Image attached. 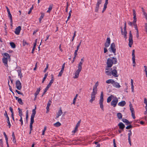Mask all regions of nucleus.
I'll return each instance as SVG.
<instances>
[{"mask_svg": "<svg viewBox=\"0 0 147 147\" xmlns=\"http://www.w3.org/2000/svg\"><path fill=\"white\" fill-rule=\"evenodd\" d=\"M3 55L7 57H3L2 59L3 62L5 66H7L8 59H10V56L7 53H3Z\"/></svg>", "mask_w": 147, "mask_h": 147, "instance_id": "nucleus-1", "label": "nucleus"}, {"mask_svg": "<svg viewBox=\"0 0 147 147\" xmlns=\"http://www.w3.org/2000/svg\"><path fill=\"white\" fill-rule=\"evenodd\" d=\"M103 92H101L100 97V99L99 101V104L100 106V107L102 111H104V106L103 105Z\"/></svg>", "mask_w": 147, "mask_h": 147, "instance_id": "nucleus-2", "label": "nucleus"}, {"mask_svg": "<svg viewBox=\"0 0 147 147\" xmlns=\"http://www.w3.org/2000/svg\"><path fill=\"white\" fill-rule=\"evenodd\" d=\"M115 44L114 43H113L111 45L109 49L110 52H113L114 55H116V49H115Z\"/></svg>", "mask_w": 147, "mask_h": 147, "instance_id": "nucleus-3", "label": "nucleus"}, {"mask_svg": "<svg viewBox=\"0 0 147 147\" xmlns=\"http://www.w3.org/2000/svg\"><path fill=\"white\" fill-rule=\"evenodd\" d=\"M97 93V90H93V91L91 94V99L89 101L90 102L92 103L93 101L95 100L96 94Z\"/></svg>", "mask_w": 147, "mask_h": 147, "instance_id": "nucleus-4", "label": "nucleus"}, {"mask_svg": "<svg viewBox=\"0 0 147 147\" xmlns=\"http://www.w3.org/2000/svg\"><path fill=\"white\" fill-rule=\"evenodd\" d=\"M36 107H35V108L34 109H33L32 111V113L31 114V118H30V124H32L34 123V117L35 115L36 114Z\"/></svg>", "mask_w": 147, "mask_h": 147, "instance_id": "nucleus-5", "label": "nucleus"}, {"mask_svg": "<svg viewBox=\"0 0 147 147\" xmlns=\"http://www.w3.org/2000/svg\"><path fill=\"white\" fill-rule=\"evenodd\" d=\"M129 47H131L132 45H133V36L131 31H130L129 32Z\"/></svg>", "mask_w": 147, "mask_h": 147, "instance_id": "nucleus-6", "label": "nucleus"}, {"mask_svg": "<svg viewBox=\"0 0 147 147\" xmlns=\"http://www.w3.org/2000/svg\"><path fill=\"white\" fill-rule=\"evenodd\" d=\"M118 99L117 97H115L111 102V105L115 107H116L118 102Z\"/></svg>", "mask_w": 147, "mask_h": 147, "instance_id": "nucleus-7", "label": "nucleus"}, {"mask_svg": "<svg viewBox=\"0 0 147 147\" xmlns=\"http://www.w3.org/2000/svg\"><path fill=\"white\" fill-rule=\"evenodd\" d=\"M16 88L19 90H21L22 88V84L19 80H17L16 82Z\"/></svg>", "mask_w": 147, "mask_h": 147, "instance_id": "nucleus-8", "label": "nucleus"}, {"mask_svg": "<svg viewBox=\"0 0 147 147\" xmlns=\"http://www.w3.org/2000/svg\"><path fill=\"white\" fill-rule=\"evenodd\" d=\"M113 63V60L112 59L109 58L107 60V66L108 67H111Z\"/></svg>", "mask_w": 147, "mask_h": 147, "instance_id": "nucleus-9", "label": "nucleus"}, {"mask_svg": "<svg viewBox=\"0 0 147 147\" xmlns=\"http://www.w3.org/2000/svg\"><path fill=\"white\" fill-rule=\"evenodd\" d=\"M129 133L128 134V142L130 146L131 145V136L132 135V132L131 130H129L128 131Z\"/></svg>", "mask_w": 147, "mask_h": 147, "instance_id": "nucleus-10", "label": "nucleus"}, {"mask_svg": "<svg viewBox=\"0 0 147 147\" xmlns=\"http://www.w3.org/2000/svg\"><path fill=\"white\" fill-rule=\"evenodd\" d=\"M111 40L110 38L108 37L106 40V42L105 43V46L106 47H108L110 44Z\"/></svg>", "mask_w": 147, "mask_h": 147, "instance_id": "nucleus-11", "label": "nucleus"}, {"mask_svg": "<svg viewBox=\"0 0 147 147\" xmlns=\"http://www.w3.org/2000/svg\"><path fill=\"white\" fill-rule=\"evenodd\" d=\"M132 60H133V63L134 64L133 65V66H134V64H136V61H135V50L133 49L132 50Z\"/></svg>", "mask_w": 147, "mask_h": 147, "instance_id": "nucleus-12", "label": "nucleus"}, {"mask_svg": "<svg viewBox=\"0 0 147 147\" xmlns=\"http://www.w3.org/2000/svg\"><path fill=\"white\" fill-rule=\"evenodd\" d=\"M81 120H80L77 123L75 127V129L74 130H73L72 131V132H73L74 133H76L78 130V127L80 125V123L81 122Z\"/></svg>", "mask_w": 147, "mask_h": 147, "instance_id": "nucleus-13", "label": "nucleus"}, {"mask_svg": "<svg viewBox=\"0 0 147 147\" xmlns=\"http://www.w3.org/2000/svg\"><path fill=\"white\" fill-rule=\"evenodd\" d=\"M133 15L134 16V20L133 21V23H136L137 21V18L136 17V11L134 9H133Z\"/></svg>", "mask_w": 147, "mask_h": 147, "instance_id": "nucleus-14", "label": "nucleus"}, {"mask_svg": "<svg viewBox=\"0 0 147 147\" xmlns=\"http://www.w3.org/2000/svg\"><path fill=\"white\" fill-rule=\"evenodd\" d=\"M21 28L20 26H18L15 29V33L17 35H18L19 34L20 30H21Z\"/></svg>", "mask_w": 147, "mask_h": 147, "instance_id": "nucleus-15", "label": "nucleus"}, {"mask_svg": "<svg viewBox=\"0 0 147 147\" xmlns=\"http://www.w3.org/2000/svg\"><path fill=\"white\" fill-rule=\"evenodd\" d=\"M8 13V16L10 20V23H11V26H12L13 24V21L12 19V15L10 13V11H9L7 12Z\"/></svg>", "mask_w": 147, "mask_h": 147, "instance_id": "nucleus-16", "label": "nucleus"}, {"mask_svg": "<svg viewBox=\"0 0 147 147\" xmlns=\"http://www.w3.org/2000/svg\"><path fill=\"white\" fill-rule=\"evenodd\" d=\"M118 125L119 126V128L122 130H123L125 127V125L122 122H120Z\"/></svg>", "mask_w": 147, "mask_h": 147, "instance_id": "nucleus-17", "label": "nucleus"}, {"mask_svg": "<svg viewBox=\"0 0 147 147\" xmlns=\"http://www.w3.org/2000/svg\"><path fill=\"white\" fill-rule=\"evenodd\" d=\"M63 113V112L61 110V108L60 107L59 110V111L57 114V116L56 119L58 118L59 116H61V114Z\"/></svg>", "mask_w": 147, "mask_h": 147, "instance_id": "nucleus-18", "label": "nucleus"}, {"mask_svg": "<svg viewBox=\"0 0 147 147\" xmlns=\"http://www.w3.org/2000/svg\"><path fill=\"white\" fill-rule=\"evenodd\" d=\"M16 69H18L17 70V71L18 73V76L20 77V78H21L22 77V73H21V70L20 67H16Z\"/></svg>", "mask_w": 147, "mask_h": 147, "instance_id": "nucleus-19", "label": "nucleus"}, {"mask_svg": "<svg viewBox=\"0 0 147 147\" xmlns=\"http://www.w3.org/2000/svg\"><path fill=\"white\" fill-rule=\"evenodd\" d=\"M112 74L115 77H118L117 75V71L116 70L113 69L111 71Z\"/></svg>", "mask_w": 147, "mask_h": 147, "instance_id": "nucleus-20", "label": "nucleus"}, {"mask_svg": "<svg viewBox=\"0 0 147 147\" xmlns=\"http://www.w3.org/2000/svg\"><path fill=\"white\" fill-rule=\"evenodd\" d=\"M113 86L117 88H119L121 86L119 85V84L117 82H115L113 84Z\"/></svg>", "mask_w": 147, "mask_h": 147, "instance_id": "nucleus-21", "label": "nucleus"}, {"mask_svg": "<svg viewBox=\"0 0 147 147\" xmlns=\"http://www.w3.org/2000/svg\"><path fill=\"white\" fill-rule=\"evenodd\" d=\"M82 62H80L78 65V69L77 70V71H81L82 69Z\"/></svg>", "mask_w": 147, "mask_h": 147, "instance_id": "nucleus-22", "label": "nucleus"}, {"mask_svg": "<svg viewBox=\"0 0 147 147\" xmlns=\"http://www.w3.org/2000/svg\"><path fill=\"white\" fill-rule=\"evenodd\" d=\"M125 104L126 102L125 101H123L119 102L118 103V105L120 106L123 107L125 105Z\"/></svg>", "mask_w": 147, "mask_h": 147, "instance_id": "nucleus-23", "label": "nucleus"}, {"mask_svg": "<svg viewBox=\"0 0 147 147\" xmlns=\"http://www.w3.org/2000/svg\"><path fill=\"white\" fill-rule=\"evenodd\" d=\"M115 82V81L112 79H110L107 80L106 81V83L107 84H112Z\"/></svg>", "mask_w": 147, "mask_h": 147, "instance_id": "nucleus-24", "label": "nucleus"}, {"mask_svg": "<svg viewBox=\"0 0 147 147\" xmlns=\"http://www.w3.org/2000/svg\"><path fill=\"white\" fill-rule=\"evenodd\" d=\"M80 71L76 70L75 72V76L74 77V78H78L79 74Z\"/></svg>", "mask_w": 147, "mask_h": 147, "instance_id": "nucleus-25", "label": "nucleus"}, {"mask_svg": "<svg viewBox=\"0 0 147 147\" xmlns=\"http://www.w3.org/2000/svg\"><path fill=\"white\" fill-rule=\"evenodd\" d=\"M114 97L113 95H111L109 96L107 98V102L108 103H109L111 100Z\"/></svg>", "mask_w": 147, "mask_h": 147, "instance_id": "nucleus-26", "label": "nucleus"}, {"mask_svg": "<svg viewBox=\"0 0 147 147\" xmlns=\"http://www.w3.org/2000/svg\"><path fill=\"white\" fill-rule=\"evenodd\" d=\"M129 106L130 107V110L131 111V113L135 112L134 110L133 107L132 105L130 103L129 105Z\"/></svg>", "mask_w": 147, "mask_h": 147, "instance_id": "nucleus-27", "label": "nucleus"}, {"mask_svg": "<svg viewBox=\"0 0 147 147\" xmlns=\"http://www.w3.org/2000/svg\"><path fill=\"white\" fill-rule=\"evenodd\" d=\"M112 59L113 60V64H115L117 63V59L116 58L113 57L112 58Z\"/></svg>", "mask_w": 147, "mask_h": 147, "instance_id": "nucleus-28", "label": "nucleus"}, {"mask_svg": "<svg viewBox=\"0 0 147 147\" xmlns=\"http://www.w3.org/2000/svg\"><path fill=\"white\" fill-rule=\"evenodd\" d=\"M117 116L118 119H121L122 118V115L121 113H118L117 114Z\"/></svg>", "mask_w": 147, "mask_h": 147, "instance_id": "nucleus-29", "label": "nucleus"}, {"mask_svg": "<svg viewBox=\"0 0 147 147\" xmlns=\"http://www.w3.org/2000/svg\"><path fill=\"white\" fill-rule=\"evenodd\" d=\"M53 5L52 4H51L50 5L49 7L48 8V10L47 11V13H50V11H51L52 9Z\"/></svg>", "mask_w": 147, "mask_h": 147, "instance_id": "nucleus-30", "label": "nucleus"}, {"mask_svg": "<svg viewBox=\"0 0 147 147\" xmlns=\"http://www.w3.org/2000/svg\"><path fill=\"white\" fill-rule=\"evenodd\" d=\"M12 136V137H13L12 141L14 143H15L16 142V138H15V136L14 132H13Z\"/></svg>", "mask_w": 147, "mask_h": 147, "instance_id": "nucleus-31", "label": "nucleus"}, {"mask_svg": "<svg viewBox=\"0 0 147 147\" xmlns=\"http://www.w3.org/2000/svg\"><path fill=\"white\" fill-rule=\"evenodd\" d=\"M98 82H96V83L95 84L93 88V90H96V89L97 88V87L98 86Z\"/></svg>", "mask_w": 147, "mask_h": 147, "instance_id": "nucleus-32", "label": "nucleus"}, {"mask_svg": "<svg viewBox=\"0 0 147 147\" xmlns=\"http://www.w3.org/2000/svg\"><path fill=\"white\" fill-rule=\"evenodd\" d=\"M61 125V123L59 122H57L54 124V126L56 127H58L60 126Z\"/></svg>", "mask_w": 147, "mask_h": 147, "instance_id": "nucleus-33", "label": "nucleus"}, {"mask_svg": "<svg viewBox=\"0 0 147 147\" xmlns=\"http://www.w3.org/2000/svg\"><path fill=\"white\" fill-rule=\"evenodd\" d=\"M100 6L96 4L95 11V12H97L98 11Z\"/></svg>", "mask_w": 147, "mask_h": 147, "instance_id": "nucleus-34", "label": "nucleus"}, {"mask_svg": "<svg viewBox=\"0 0 147 147\" xmlns=\"http://www.w3.org/2000/svg\"><path fill=\"white\" fill-rule=\"evenodd\" d=\"M10 45L11 47L13 48H15L16 47V45L13 42H10Z\"/></svg>", "mask_w": 147, "mask_h": 147, "instance_id": "nucleus-35", "label": "nucleus"}, {"mask_svg": "<svg viewBox=\"0 0 147 147\" xmlns=\"http://www.w3.org/2000/svg\"><path fill=\"white\" fill-rule=\"evenodd\" d=\"M44 14L43 13H41V15L39 19V22L40 23H41V21L42 20V19L43 18V17L44 16Z\"/></svg>", "mask_w": 147, "mask_h": 147, "instance_id": "nucleus-36", "label": "nucleus"}, {"mask_svg": "<svg viewBox=\"0 0 147 147\" xmlns=\"http://www.w3.org/2000/svg\"><path fill=\"white\" fill-rule=\"evenodd\" d=\"M54 80H53V79H51L47 86V87H49V88H50V87L51 86L52 84V83H53L54 82Z\"/></svg>", "mask_w": 147, "mask_h": 147, "instance_id": "nucleus-37", "label": "nucleus"}, {"mask_svg": "<svg viewBox=\"0 0 147 147\" xmlns=\"http://www.w3.org/2000/svg\"><path fill=\"white\" fill-rule=\"evenodd\" d=\"M121 33L123 35L124 38H125V39H126L127 38V34H123V29L121 27Z\"/></svg>", "mask_w": 147, "mask_h": 147, "instance_id": "nucleus-38", "label": "nucleus"}, {"mask_svg": "<svg viewBox=\"0 0 147 147\" xmlns=\"http://www.w3.org/2000/svg\"><path fill=\"white\" fill-rule=\"evenodd\" d=\"M7 122L8 123V126H9V128H10V127L11 126V124H10L9 120V117H8V118H7Z\"/></svg>", "mask_w": 147, "mask_h": 147, "instance_id": "nucleus-39", "label": "nucleus"}, {"mask_svg": "<svg viewBox=\"0 0 147 147\" xmlns=\"http://www.w3.org/2000/svg\"><path fill=\"white\" fill-rule=\"evenodd\" d=\"M18 101L20 104L21 105H23V103L21 98H18Z\"/></svg>", "mask_w": 147, "mask_h": 147, "instance_id": "nucleus-40", "label": "nucleus"}, {"mask_svg": "<svg viewBox=\"0 0 147 147\" xmlns=\"http://www.w3.org/2000/svg\"><path fill=\"white\" fill-rule=\"evenodd\" d=\"M102 0H97L96 4L100 6V5L102 3Z\"/></svg>", "mask_w": 147, "mask_h": 147, "instance_id": "nucleus-41", "label": "nucleus"}, {"mask_svg": "<svg viewBox=\"0 0 147 147\" xmlns=\"http://www.w3.org/2000/svg\"><path fill=\"white\" fill-rule=\"evenodd\" d=\"M28 110H27L26 111V121H28Z\"/></svg>", "mask_w": 147, "mask_h": 147, "instance_id": "nucleus-42", "label": "nucleus"}, {"mask_svg": "<svg viewBox=\"0 0 147 147\" xmlns=\"http://www.w3.org/2000/svg\"><path fill=\"white\" fill-rule=\"evenodd\" d=\"M40 87L39 88L37 89V90L36 91V92L34 93L35 94H39V92L40 90Z\"/></svg>", "mask_w": 147, "mask_h": 147, "instance_id": "nucleus-43", "label": "nucleus"}, {"mask_svg": "<svg viewBox=\"0 0 147 147\" xmlns=\"http://www.w3.org/2000/svg\"><path fill=\"white\" fill-rule=\"evenodd\" d=\"M133 25L134 26L136 30V31H138L136 24V23H133Z\"/></svg>", "mask_w": 147, "mask_h": 147, "instance_id": "nucleus-44", "label": "nucleus"}, {"mask_svg": "<svg viewBox=\"0 0 147 147\" xmlns=\"http://www.w3.org/2000/svg\"><path fill=\"white\" fill-rule=\"evenodd\" d=\"M131 89H134V85H133V80L132 79L131 80Z\"/></svg>", "mask_w": 147, "mask_h": 147, "instance_id": "nucleus-45", "label": "nucleus"}, {"mask_svg": "<svg viewBox=\"0 0 147 147\" xmlns=\"http://www.w3.org/2000/svg\"><path fill=\"white\" fill-rule=\"evenodd\" d=\"M105 73L107 75H109V76H111V75L112 74L111 72L109 71H105Z\"/></svg>", "mask_w": 147, "mask_h": 147, "instance_id": "nucleus-46", "label": "nucleus"}, {"mask_svg": "<svg viewBox=\"0 0 147 147\" xmlns=\"http://www.w3.org/2000/svg\"><path fill=\"white\" fill-rule=\"evenodd\" d=\"M132 127L133 126H132V125H130L127 126L126 127V129H130L132 128Z\"/></svg>", "mask_w": 147, "mask_h": 147, "instance_id": "nucleus-47", "label": "nucleus"}, {"mask_svg": "<svg viewBox=\"0 0 147 147\" xmlns=\"http://www.w3.org/2000/svg\"><path fill=\"white\" fill-rule=\"evenodd\" d=\"M49 88L47 87V86L46 87L43 92V94H45V93L47 92V90H48Z\"/></svg>", "mask_w": 147, "mask_h": 147, "instance_id": "nucleus-48", "label": "nucleus"}, {"mask_svg": "<svg viewBox=\"0 0 147 147\" xmlns=\"http://www.w3.org/2000/svg\"><path fill=\"white\" fill-rule=\"evenodd\" d=\"M16 92L19 94H21L22 96H24V95L23 94V93L20 92V91H18L17 90H16Z\"/></svg>", "mask_w": 147, "mask_h": 147, "instance_id": "nucleus-49", "label": "nucleus"}, {"mask_svg": "<svg viewBox=\"0 0 147 147\" xmlns=\"http://www.w3.org/2000/svg\"><path fill=\"white\" fill-rule=\"evenodd\" d=\"M46 129H47V127L45 126L44 127V129L43 130V131L42 132V135H44L45 132V131L46 130Z\"/></svg>", "mask_w": 147, "mask_h": 147, "instance_id": "nucleus-50", "label": "nucleus"}, {"mask_svg": "<svg viewBox=\"0 0 147 147\" xmlns=\"http://www.w3.org/2000/svg\"><path fill=\"white\" fill-rule=\"evenodd\" d=\"M145 31L146 32V34H147V23H146L145 24Z\"/></svg>", "mask_w": 147, "mask_h": 147, "instance_id": "nucleus-51", "label": "nucleus"}, {"mask_svg": "<svg viewBox=\"0 0 147 147\" xmlns=\"http://www.w3.org/2000/svg\"><path fill=\"white\" fill-rule=\"evenodd\" d=\"M33 9V6H32V7L30 8L29 10V11L28 12V13L29 14H30L31 12L32 11V9Z\"/></svg>", "mask_w": 147, "mask_h": 147, "instance_id": "nucleus-52", "label": "nucleus"}, {"mask_svg": "<svg viewBox=\"0 0 147 147\" xmlns=\"http://www.w3.org/2000/svg\"><path fill=\"white\" fill-rule=\"evenodd\" d=\"M3 134L4 135V136L5 137L6 141L8 140V138L7 136L6 135L5 132H4L3 133Z\"/></svg>", "mask_w": 147, "mask_h": 147, "instance_id": "nucleus-53", "label": "nucleus"}, {"mask_svg": "<svg viewBox=\"0 0 147 147\" xmlns=\"http://www.w3.org/2000/svg\"><path fill=\"white\" fill-rule=\"evenodd\" d=\"M19 112V115L21 117H22L23 115L22 112V111H18Z\"/></svg>", "mask_w": 147, "mask_h": 147, "instance_id": "nucleus-54", "label": "nucleus"}, {"mask_svg": "<svg viewBox=\"0 0 147 147\" xmlns=\"http://www.w3.org/2000/svg\"><path fill=\"white\" fill-rule=\"evenodd\" d=\"M48 67H49V64H47L46 65V67L45 68V69L43 71V72L44 73H45L46 71L48 68Z\"/></svg>", "mask_w": 147, "mask_h": 147, "instance_id": "nucleus-55", "label": "nucleus"}, {"mask_svg": "<svg viewBox=\"0 0 147 147\" xmlns=\"http://www.w3.org/2000/svg\"><path fill=\"white\" fill-rule=\"evenodd\" d=\"M52 102L51 101V100H49L47 103V106L50 107L51 104Z\"/></svg>", "mask_w": 147, "mask_h": 147, "instance_id": "nucleus-56", "label": "nucleus"}, {"mask_svg": "<svg viewBox=\"0 0 147 147\" xmlns=\"http://www.w3.org/2000/svg\"><path fill=\"white\" fill-rule=\"evenodd\" d=\"M26 45H28L26 41L25 40H23V45L24 46H25Z\"/></svg>", "mask_w": 147, "mask_h": 147, "instance_id": "nucleus-57", "label": "nucleus"}, {"mask_svg": "<svg viewBox=\"0 0 147 147\" xmlns=\"http://www.w3.org/2000/svg\"><path fill=\"white\" fill-rule=\"evenodd\" d=\"M4 115L7 118H8V117H9L7 112L6 111H5V113L4 114Z\"/></svg>", "mask_w": 147, "mask_h": 147, "instance_id": "nucleus-58", "label": "nucleus"}, {"mask_svg": "<svg viewBox=\"0 0 147 147\" xmlns=\"http://www.w3.org/2000/svg\"><path fill=\"white\" fill-rule=\"evenodd\" d=\"M131 113V116L133 117V118L134 119L136 118V117L135 116V112Z\"/></svg>", "mask_w": 147, "mask_h": 147, "instance_id": "nucleus-59", "label": "nucleus"}, {"mask_svg": "<svg viewBox=\"0 0 147 147\" xmlns=\"http://www.w3.org/2000/svg\"><path fill=\"white\" fill-rule=\"evenodd\" d=\"M144 67L145 68L144 71L146 72V74L147 73V67L146 66L144 65Z\"/></svg>", "mask_w": 147, "mask_h": 147, "instance_id": "nucleus-60", "label": "nucleus"}, {"mask_svg": "<svg viewBox=\"0 0 147 147\" xmlns=\"http://www.w3.org/2000/svg\"><path fill=\"white\" fill-rule=\"evenodd\" d=\"M0 146H1V147H3V141L2 139H0Z\"/></svg>", "mask_w": 147, "mask_h": 147, "instance_id": "nucleus-61", "label": "nucleus"}, {"mask_svg": "<svg viewBox=\"0 0 147 147\" xmlns=\"http://www.w3.org/2000/svg\"><path fill=\"white\" fill-rule=\"evenodd\" d=\"M63 72L62 71H60L58 74V76H61L63 73Z\"/></svg>", "mask_w": 147, "mask_h": 147, "instance_id": "nucleus-62", "label": "nucleus"}, {"mask_svg": "<svg viewBox=\"0 0 147 147\" xmlns=\"http://www.w3.org/2000/svg\"><path fill=\"white\" fill-rule=\"evenodd\" d=\"M48 73H46L45 75V76L43 78V79L45 80L46 79V78H47V77L48 76Z\"/></svg>", "mask_w": 147, "mask_h": 147, "instance_id": "nucleus-63", "label": "nucleus"}, {"mask_svg": "<svg viewBox=\"0 0 147 147\" xmlns=\"http://www.w3.org/2000/svg\"><path fill=\"white\" fill-rule=\"evenodd\" d=\"M9 110H10V111H11V114L14 113L13 111V109L11 107H10L9 108Z\"/></svg>", "mask_w": 147, "mask_h": 147, "instance_id": "nucleus-64", "label": "nucleus"}]
</instances>
